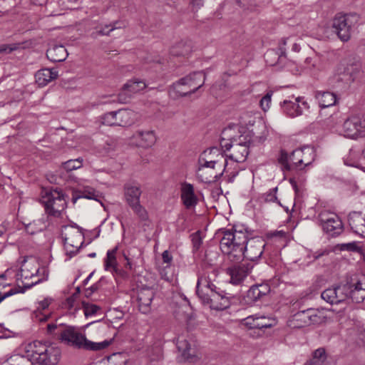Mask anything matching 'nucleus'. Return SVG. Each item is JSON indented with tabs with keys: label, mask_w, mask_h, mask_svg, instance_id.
Wrapping results in <instances>:
<instances>
[{
	"label": "nucleus",
	"mask_w": 365,
	"mask_h": 365,
	"mask_svg": "<svg viewBox=\"0 0 365 365\" xmlns=\"http://www.w3.org/2000/svg\"><path fill=\"white\" fill-rule=\"evenodd\" d=\"M48 332L56 336L62 343L76 349H83L85 350L99 351L107 348L110 345L114 339L116 333L113 338L106 339L101 342H93L88 340L85 336L76 330L72 327H63L50 324L47 327Z\"/></svg>",
	"instance_id": "1"
},
{
	"label": "nucleus",
	"mask_w": 365,
	"mask_h": 365,
	"mask_svg": "<svg viewBox=\"0 0 365 365\" xmlns=\"http://www.w3.org/2000/svg\"><path fill=\"white\" fill-rule=\"evenodd\" d=\"M220 248L227 259L234 262H241L244 245L247 242L249 231L244 225H235L231 229H220Z\"/></svg>",
	"instance_id": "2"
},
{
	"label": "nucleus",
	"mask_w": 365,
	"mask_h": 365,
	"mask_svg": "<svg viewBox=\"0 0 365 365\" xmlns=\"http://www.w3.org/2000/svg\"><path fill=\"white\" fill-rule=\"evenodd\" d=\"M196 293L202 302L208 304L212 309L224 310L230 305L233 295L222 290L214 284L209 277L200 276L196 285Z\"/></svg>",
	"instance_id": "3"
},
{
	"label": "nucleus",
	"mask_w": 365,
	"mask_h": 365,
	"mask_svg": "<svg viewBox=\"0 0 365 365\" xmlns=\"http://www.w3.org/2000/svg\"><path fill=\"white\" fill-rule=\"evenodd\" d=\"M205 80L202 71L193 72L173 83L172 87L178 97H186L201 88Z\"/></svg>",
	"instance_id": "4"
},
{
	"label": "nucleus",
	"mask_w": 365,
	"mask_h": 365,
	"mask_svg": "<svg viewBox=\"0 0 365 365\" xmlns=\"http://www.w3.org/2000/svg\"><path fill=\"white\" fill-rule=\"evenodd\" d=\"M45 212L51 217H59L66 208V195L61 190L51 189L46 191L41 199Z\"/></svg>",
	"instance_id": "5"
},
{
	"label": "nucleus",
	"mask_w": 365,
	"mask_h": 365,
	"mask_svg": "<svg viewBox=\"0 0 365 365\" xmlns=\"http://www.w3.org/2000/svg\"><path fill=\"white\" fill-rule=\"evenodd\" d=\"M359 16L355 14H337L332 20L331 27L341 41H348L353 27L357 24Z\"/></svg>",
	"instance_id": "6"
},
{
	"label": "nucleus",
	"mask_w": 365,
	"mask_h": 365,
	"mask_svg": "<svg viewBox=\"0 0 365 365\" xmlns=\"http://www.w3.org/2000/svg\"><path fill=\"white\" fill-rule=\"evenodd\" d=\"M250 140H246L245 136H240L239 140L231 139L230 142L223 140L221 141V146L225 151H230L226 157L235 163H243L246 160L249 154Z\"/></svg>",
	"instance_id": "7"
},
{
	"label": "nucleus",
	"mask_w": 365,
	"mask_h": 365,
	"mask_svg": "<svg viewBox=\"0 0 365 365\" xmlns=\"http://www.w3.org/2000/svg\"><path fill=\"white\" fill-rule=\"evenodd\" d=\"M341 133L344 137L354 140L365 137V116L359 114L349 116L342 125Z\"/></svg>",
	"instance_id": "8"
},
{
	"label": "nucleus",
	"mask_w": 365,
	"mask_h": 365,
	"mask_svg": "<svg viewBox=\"0 0 365 365\" xmlns=\"http://www.w3.org/2000/svg\"><path fill=\"white\" fill-rule=\"evenodd\" d=\"M318 219L323 231L329 236L336 237L342 233L344 225L337 215L323 211L319 214Z\"/></svg>",
	"instance_id": "9"
},
{
	"label": "nucleus",
	"mask_w": 365,
	"mask_h": 365,
	"mask_svg": "<svg viewBox=\"0 0 365 365\" xmlns=\"http://www.w3.org/2000/svg\"><path fill=\"white\" fill-rule=\"evenodd\" d=\"M359 72V67L354 64L339 67L333 77L334 86L339 89H347L357 78Z\"/></svg>",
	"instance_id": "10"
},
{
	"label": "nucleus",
	"mask_w": 365,
	"mask_h": 365,
	"mask_svg": "<svg viewBox=\"0 0 365 365\" xmlns=\"http://www.w3.org/2000/svg\"><path fill=\"white\" fill-rule=\"evenodd\" d=\"M299 149L294 150L290 154L282 149L277 156V162L283 172L303 170L302 155Z\"/></svg>",
	"instance_id": "11"
},
{
	"label": "nucleus",
	"mask_w": 365,
	"mask_h": 365,
	"mask_svg": "<svg viewBox=\"0 0 365 365\" xmlns=\"http://www.w3.org/2000/svg\"><path fill=\"white\" fill-rule=\"evenodd\" d=\"M265 243L259 237H250L248 235L247 242L242 249L243 255L241 262L243 259L249 261H255L259 259L263 254Z\"/></svg>",
	"instance_id": "12"
},
{
	"label": "nucleus",
	"mask_w": 365,
	"mask_h": 365,
	"mask_svg": "<svg viewBox=\"0 0 365 365\" xmlns=\"http://www.w3.org/2000/svg\"><path fill=\"white\" fill-rule=\"evenodd\" d=\"M288 43L292 44V50L293 51L299 52L300 51V46L297 43L292 42V38H282L279 43L277 50L271 49L267 51L264 54L266 61L269 62V58H273L274 61L269 63L271 66H274L275 64H281L283 60L286 58V46Z\"/></svg>",
	"instance_id": "13"
},
{
	"label": "nucleus",
	"mask_w": 365,
	"mask_h": 365,
	"mask_svg": "<svg viewBox=\"0 0 365 365\" xmlns=\"http://www.w3.org/2000/svg\"><path fill=\"white\" fill-rule=\"evenodd\" d=\"M281 106L283 112L292 118L301 115L304 110H308L309 108V103L304 100V98L300 96L284 100Z\"/></svg>",
	"instance_id": "14"
},
{
	"label": "nucleus",
	"mask_w": 365,
	"mask_h": 365,
	"mask_svg": "<svg viewBox=\"0 0 365 365\" xmlns=\"http://www.w3.org/2000/svg\"><path fill=\"white\" fill-rule=\"evenodd\" d=\"M176 346L180 355L178 356L179 362H195L198 360L199 356L195 348L186 339H181L178 336L176 339Z\"/></svg>",
	"instance_id": "15"
},
{
	"label": "nucleus",
	"mask_w": 365,
	"mask_h": 365,
	"mask_svg": "<svg viewBox=\"0 0 365 365\" xmlns=\"http://www.w3.org/2000/svg\"><path fill=\"white\" fill-rule=\"evenodd\" d=\"M136 293L139 310L142 313L145 314L150 310V306L155 295L154 289L151 287L143 286L138 287Z\"/></svg>",
	"instance_id": "16"
},
{
	"label": "nucleus",
	"mask_w": 365,
	"mask_h": 365,
	"mask_svg": "<svg viewBox=\"0 0 365 365\" xmlns=\"http://www.w3.org/2000/svg\"><path fill=\"white\" fill-rule=\"evenodd\" d=\"M137 146L148 148H151L156 142L157 138L154 130H137L132 136Z\"/></svg>",
	"instance_id": "17"
},
{
	"label": "nucleus",
	"mask_w": 365,
	"mask_h": 365,
	"mask_svg": "<svg viewBox=\"0 0 365 365\" xmlns=\"http://www.w3.org/2000/svg\"><path fill=\"white\" fill-rule=\"evenodd\" d=\"M268 284H260L252 286L247 292L245 300L247 304H252L262 299L270 292Z\"/></svg>",
	"instance_id": "18"
},
{
	"label": "nucleus",
	"mask_w": 365,
	"mask_h": 365,
	"mask_svg": "<svg viewBox=\"0 0 365 365\" xmlns=\"http://www.w3.org/2000/svg\"><path fill=\"white\" fill-rule=\"evenodd\" d=\"M349 225L356 235L365 236V215L362 212L352 211L348 215Z\"/></svg>",
	"instance_id": "19"
},
{
	"label": "nucleus",
	"mask_w": 365,
	"mask_h": 365,
	"mask_svg": "<svg viewBox=\"0 0 365 365\" xmlns=\"http://www.w3.org/2000/svg\"><path fill=\"white\" fill-rule=\"evenodd\" d=\"M180 198L183 205L187 209L196 206L198 199L195 194L194 187L192 184L185 182L182 184L180 188Z\"/></svg>",
	"instance_id": "20"
},
{
	"label": "nucleus",
	"mask_w": 365,
	"mask_h": 365,
	"mask_svg": "<svg viewBox=\"0 0 365 365\" xmlns=\"http://www.w3.org/2000/svg\"><path fill=\"white\" fill-rule=\"evenodd\" d=\"M61 357V350L58 347L49 346L46 347V354H41L36 359V363L40 365H56Z\"/></svg>",
	"instance_id": "21"
},
{
	"label": "nucleus",
	"mask_w": 365,
	"mask_h": 365,
	"mask_svg": "<svg viewBox=\"0 0 365 365\" xmlns=\"http://www.w3.org/2000/svg\"><path fill=\"white\" fill-rule=\"evenodd\" d=\"M142 190L137 183H127L124 186V195L126 202L129 206L140 203V197Z\"/></svg>",
	"instance_id": "22"
},
{
	"label": "nucleus",
	"mask_w": 365,
	"mask_h": 365,
	"mask_svg": "<svg viewBox=\"0 0 365 365\" xmlns=\"http://www.w3.org/2000/svg\"><path fill=\"white\" fill-rule=\"evenodd\" d=\"M224 167V163L220 162V160H207L205 158L200 156L198 159V168L196 172V175H200L204 180H207V178L205 170H215L217 168H221Z\"/></svg>",
	"instance_id": "23"
},
{
	"label": "nucleus",
	"mask_w": 365,
	"mask_h": 365,
	"mask_svg": "<svg viewBox=\"0 0 365 365\" xmlns=\"http://www.w3.org/2000/svg\"><path fill=\"white\" fill-rule=\"evenodd\" d=\"M346 288V286L328 288L322 293L321 297L324 301L329 304H338L345 299V297L340 295L339 292L342 294V292H344Z\"/></svg>",
	"instance_id": "24"
},
{
	"label": "nucleus",
	"mask_w": 365,
	"mask_h": 365,
	"mask_svg": "<svg viewBox=\"0 0 365 365\" xmlns=\"http://www.w3.org/2000/svg\"><path fill=\"white\" fill-rule=\"evenodd\" d=\"M68 53L63 45L52 44L46 51L48 59L52 62H62L65 61Z\"/></svg>",
	"instance_id": "25"
},
{
	"label": "nucleus",
	"mask_w": 365,
	"mask_h": 365,
	"mask_svg": "<svg viewBox=\"0 0 365 365\" xmlns=\"http://www.w3.org/2000/svg\"><path fill=\"white\" fill-rule=\"evenodd\" d=\"M101 197V193L96 191L93 187L90 186H84L82 188H79L73 192L72 201L76 203V201L80 198H86L88 200H94L99 201Z\"/></svg>",
	"instance_id": "26"
},
{
	"label": "nucleus",
	"mask_w": 365,
	"mask_h": 365,
	"mask_svg": "<svg viewBox=\"0 0 365 365\" xmlns=\"http://www.w3.org/2000/svg\"><path fill=\"white\" fill-rule=\"evenodd\" d=\"M58 72L53 69L43 68L35 74L36 83L41 87L46 86L51 81L57 78Z\"/></svg>",
	"instance_id": "27"
},
{
	"label": "nucleus",
	"mask_w": 365,
	"mask_h": 365,
	"mask_svg": "<svg viewBox=\"0 0 365 365\" xmlns=\"http://www.w3.org/2000/svg\"><path fill=\"white\" fill-rule=\"evenodd\" d=\"M117 126H129L134 123L135 113L130 109H119L116 111Z\"/></svg>",
	"instance_id": "28"
},
{
	"label": "nucleus",
	"mask_w": 365,
	"mask_h": 365,
	"mask_svg": "<svg viewBox=\"0 0 365 365\" xmlns=\"http://www.w3.org/2000/svg\"><path fill=\"white\" fill-rule=\"evenodd\" d=\"M315 98L318 101L320 108H325L332 106L336 103V96L334 93L329 91H317Z\"/></svg>",
	"instance_id": "29"
},
{
	"label": "nucleus",
	"mask_w": 365,
	"mask_h": 365,
	"mask_svg": "<svg viewBox=\"0 0 365 365\" xmlns=\"http://www.w3.org/2000/svg\"><path fill=\"white\" fill-rule=\"evenodd\" d=\"M227 273L230 276V282L233 284H240L247 276L245 267L233 266L227 269Z\"/></svg>",
	"instance_id": "30"
},
{
	"label": "nucleus",
	"mask_w": 365,
	"mask_h": 365,
	"mask_svg": "<svg viewBox=\"0 0 365 365\" xmlns=\"http://www.w3.org/2000/svg\"><path fill=\"white\" fill-rule=\"evenodd\" d=\"M118 249V247L115 246L113 249L107 251L106 257L104 259V267L106 270H110L112 272H121L120 269L118 267L116 259Z\"/></svg>",
	"instance_id": "31"
},
{
	"label": "nucleus",
	"mask_w": 365,
	"mask_h": 365,
	"mask_svg": "<svg viewBox=\"0 0 365 365\" xmlns=\"http://www.w3.org/2000/svg\"><path fill=\"white\" fill-rule=\"evenodd\" d=\"M312 357L304 365H327V354L323 347L318 348L312 353Z\"/></svg>",
	"instance_id": "32"
},
{
	"label": "nucleus",
	"mask_w": 365,
	"mask_h": 365,
	"mask_svg": "<svg viewBox=\"0 0 365 365\" xmlns=\"http://www.w3.org/2000/svg\"><path fill=\"white\" fill-rule=\"evenodd\" d=\"M221 160H224V168L222 172L216 173L215 170H205V173H206V175L207 179L204 180L200 175H197V179L204 183L210 184L212 182H217L224 174L225 172H226V168H227V160L224 159L223 155L220 156Z\"/></svg>",
	"instance_id": "33"
},
{
	"label": "nucleus",
	"mask_w": 365,
	"mask_h": 365,
	"mask_svg": "<svg viewBox=\"0 0 365 365\" xmlns=\"http://www.w3.org/2000/svg\"><path fill=\"white\" fill-rule=\"evenodd\" d=\"M302 155V164L303 169L306 167L312 164L316 158V150L314 147L312 146H304L302 148H299Z\"/></svg>",
	"instance_id": "34"
},
{
	"label": "nucleus",
	"mask_w": 365,
	"mask_h": 365,
	"mask_svg": "<svg viewBox=\"0 0 365 365\" xmlns=\"http://www.w3.org/2000/svg\"><path fill=\"white\" fill-rule=\"evenodd\" d=\"M296 316L299 317L300 319H327L324 310L316 309H308L299 312L296 314Z\"/></svg>",
	"instance_id": "35"
},
{
	"label": "nucleus",
	"mask_w": 365,
	"mask_h": 365,
	"mask_svg": "<svg viewBox=\"0 0 365 365\" xmlns=\"http://www.w3.org/2000/svg\"><path fill=\"white\" fill-rule=\"evenodd\" d=\"M245 326L246 328H247L249 333L248 334L250 336L252 337H259L261 336L264 333V329L266 328H269L272 327L273 325L272 324H255V321H252V322H246L245 324Z\"/></svg>",
	"instance_id": "36"
},
{
	"label": "nucleus",
	"mask_w": 365,
	"mask_h": 365,
	"mask_svg": "<svg viewBox=\"0 0 365 365\" xmlns=\"http://www.w3.org/2000/svg\"><path fill=\"white\" fill-rule=\"evenodd\" d=\"M49 302L47 299H44L39 303L36 310L34 312L35 317L37 319H48L51 312L48 310Z\"/></svg>",
	"instance_id": "37"
},
{
	"label": "nucleus",
	"mask_w": 365,
	"mask_h": 365,
	"mask_svg": "<svg viewBox=\"0 0 365 365\" xmlns=\"http://www.w3.org/2000/svg\"><path fill=\"white\" fill-rule=\"evenodd\" d=\"M63 242H64V249L66 250V254L67 256H68V258L71 259L73 257L76 256L81 246L83 245V241H81L80 242V245H72L69 241V237H67L66 236L63 237Z\"/></svg>",
	"instance_id": "38"
},
{
	"label": "nucleus",
	"mask_w": 365,
	"mask_h": 365,
	"mask_svg": "<svg viewBox=\"0 0 365 365\" xmlns=\"http://www.w3.org/2000/svg\"><path fill=\"white\" fill-rule=\"evenodd\" d=\"M146 87L145 83L140 80H130L124 84V88L132 95L143 90Z\"/></svg>",
	"instance_id": "39"
},
{
	"label": "nucleus",
	"mask_w": 365,
	"mask_h": 365,
	"mask_svg": "<svg viewBox=\"0 0 365 365\" xmlns=\"http://www.w3.org/2000/svg\"><path fill=\"white\" fill-rule=\"evenodd\" d=\"M346 287L344 291H349V294H346L344 296L350 297L353 302L356 303L362 302L365 299V290H352V286L351 284L345 285Z\"/></svg>",
	"instance_id": "40"
},
{
	"label": "nucleus",
	"mask_w": 365,
	"mask_h": 365,
	"mask_svg": "<svg viewBox=\"0 0 365 365\" xmlns=\"http://www.w3.org/2000/svg\"><path fill=\"white\" fill-rule=\"evenodd\" d=\"M46 347H48L45 344H42L39 341H35L33 342V344H30V348L31 349V357L36 362V359L41 354H46Z\"/></svg>",
	"instance_id": "41"
},
{
	"label": "nucleus",
	"mask_w": 365,
	"mask_h": 365,
	"mask_svg": "<svg viewBox=\"0 0 365 365\" xmlns=\"http://www.w3.org/2000/svg\"><path fill=\"white\" fill-rule=\"evenodd\" d=\"M128 359L125 354L123 353H114L108 357L107 365H125Z\"/></svg>",
	"instance_id": "42"
},
{
	"label": "nucleus",
	"mask_w": 365,
	"mask_h": 365,
	"mask_svg": "<svg viewBox=\"0 0 365 365\" xmlns=\"http://www.w3.org/2000/svg\"><path fill=\"white\" fill-rule=\"evenodd\" d=\"M190 51V48L183 42H179L172 47L170 53L173 56H181L188 54Z\"/></svg>",
	"instance_id": "43"
},
{
	"label": "nucleus",
	"mask_w": 365,
	"mask_h": 365,
	"mask_svg": "<svg viewBox=\"0 0 365 365\" xmlns=\"http://www.w3.org/2000/svg\"><path fill=\"white\" fill-rule=\"evenodd\" d=\"M277 191V187L269 189L267 192L263 193L259 197V200L261 202H271L277 200L276 192Z\"/></svg>",
	"instance_id": "44"
},
{
	"label": "nucleus",
	"mask_w": 365,
	"mask_h": 365,
	"mask_svg": "<svg viewBox=\"0 0 365 365\" xmlns=\"http://www.w3.org/2000/svg\"><path fill=\"white\" fill-rule=\"evenodd\" d=\"M82 162H83V160L80 158H77V159H74V160H67L66 162H64L62 164V167L66 171L70 172V171L77 170V169L81 168L83 165Z\"/></svg>",
	"instance_id": "45"
},
{
	"label": "nucleus",
	"mask_w": 365,
	"mask_h": 365,
	"mask_svg": "<svg viewBox=\"0 0 365 365\" xmlns=\"http://www.w3.org/2000/svg\"><path fill=\"white\" fill-rule=\"evenodd\" d=\"M10 365H32L31 360L24 356L14 355L9 359Z\"/></svg>",
	"instance_id": "46"
},
{
	"label": "nucleus",
	"mask_w": 365,
	"mask_h": 365,
	"mask_svg": "<svg viewBox=\"0 0 365 365\" xmlns=\"http://www.w3.org/2000/svg\"><path fill=\"white\" fill-rule=\"evenodd\" d=\"M130 207L141 221H146L148 220V212L145 208L140 205V203H138Z\"/></svg>",
	"instance_id": "47"
},
{
	"label": "nucleus",
	"mask_w": 365,
	"mask_h": 365,
	"mask_svg": "<svg viewBox=\"0 0 365 365\" xmlns=\"http://www.w3.org/2000/svg\"><path fill=\"white\" fill-rule=\"evenodd\" d=\"M102 123L109 126L117 125L116 111H111L104 114L102 117Z\"/></svg>",
	"instance_id": "48"
},
{
	"label": "nucleus",
	"mask_w": 365,
	"mask_h": 365,
	"mask_svg": "<svg viewBox=\"0 0 365 365\" xmlns=\"http://www.w3.org/2000/svg\"><path fill=\"white\" fill-rule=\"evenodd\" d=\"M192 244V252H196L199 250L202 243V240L200 236V232L197 231L190 235Z\"/></svg>",
	"instance_id": "49"
},
{
	"label": "nucleus",
	"mask_w": 365,
	"mask_h": 365,
	"mask_svg": "<svg viewBox=\"0 0 365 365\" xmlns=\"http://www.w3.org/2000/svg\"><path fill=\"white\" fill-rule=\"evenodd\" d=\"M22 43H13L11 44L0 45V53H11L22 47Z\"/></svg>",
	"instance_id": "50"
},
{
	"label": "nucleus",
	"mask_w": 365,
	"mask_h": 365,
	"mask_svg": "<svg viewBox=\"0 0 365 365\" xmlns=\"http://www.w3.org/2000/svg\"><path fill=\"white\" fill-rule=\"evenodd\" d=\"M132 96L133 95L128 90H125L123 86L117 96V101L120 103H127L130 101Z\"/></svg>",
	"instance_id": "51"
},
{
	"label": "nucleus",
	"mask_w": 365,
	"mask_h": 365,
	"mask_svg": "<svg viewBox=\"0 0 365 365\" xmlns=\"http://www.w3.org/2000/svg\"><path fill=\"white\" fill-rule=\"evenodd\" d=\"M340 250H343V251L347 250V251L355 252H361V248L359 246H358V244L356 242L341 244L340 245Z\"/></svg>",
	"instance_id": "52"
},
{
	"label": "nucleus",
	"mask_w": 365,
	"mask_h": 365,
	"mask_svg": "<svg viewBox=\"0 0 365 365\" xmlns=\"http://www.w3.org/2000/svg\"><path fill=\"white\" fill-rule=\"evenodd\" d=\"M103 278H101L97 282L91 285L90 287L86 288L84 289V295L86 297H90L93 293L98 291L100 287H101V282Z\"/></svg>",
	"instance_id": "53"
},
{
	"label": "nucleus",
	"mask_w": 365,
	"mask_h": 365,
	"mask_svg": "<svg viewBox=\"0 0 365 365\" xmlns=\"http://www.w3.org/2000/svg\"><path fill=\"white\" fill-rule=\"evenodd\" d=\"M110 33L109 28H106L104 25L101 27H96V30L91 34V36L93 38H96L99 36H109Z\"/></svg>",
	"instance_id": "54"
},
{
	"label": "nucleus",
	"mask_w": 365,
	"mask_h": 365,
	"mask_svg": "<svg viewBox=\"0 0 365 365\" xmlns=\"http://www.w3.org/2000/svg\"><path fill=\"white\" fill-rule=\"evenodd\" d=\"M100 307L93 304H88L84 306L83 312L86 317H92L95 314Z\"/></svg>",
	"instance_id": "55"
},
{
	"label": "nucleus",
	"mask_w": 365,
	"mask_h": 365,
	"mask_svg": "<svg viewBox=\"0 0 365 365\" xmlns=\"http://www.w3.org/2000/svg\"><path fill=\"white\" fill-rule=\"evenodd\" d=\"M271 98L272 93H267L264 97L260 100V106L263 110L266 111L269 108V104L271 103Z\"/></svg>",
	"instance_id": "56"
},
{
	"label": "nucleus",
	"mask_w": 365,
	"mask_h": 365,
	"mask_svg": "<svg viewBox=\"0 0 365 365\" xmlns=\"http://www.w3.org/2000/svg\"><path fill=\"white\" fill-rule=\"evenodd\" d=\"M238 5L244 9L252 10L255 4L254 0H237Z\"/></svg>",
	"instance_id": "57"
},
{
	"label": "nucleus",
	"mask_w": 365,
	"mask_h": 365,
	"mask_svg": "<svg viewBox=\"0 0 365 365\" xmlns=\"http://www.w3.org/2000/svg\"><path fill=\"white\" fill-rule=\"evenodd\" d=\"M40 274V270L39 269H36L35 273H31V274H29V271L26 270L24 268L21 269V277H24L25 279H28L29 277H32L35 275Z\"/></svg>",
	"instance_id": "58"
},
{
	"label": "nucleus",
	"mask_w": 365,
	"mask_h": 365,
	"mask_svg": "<svg viewBox=\"0 0 365 365\" xmlns=\"http://www.w3.org/2000/svg\"><path fill=\"white\" fill-rule=\"evenodd\" d=\"M24 290H22V291H19V290H16L15 289H10L9 292L3 294H0V303L4 300L7 297H9L16 293H19V292H23Z\"/></svg>",
	"instance_id": "59"
},
{
	"label": "nucleus",
	"mask_w": 365,
	"mask_h": 365,
	"mask_svg": "<svg viewBox=\"0 0 365 365\" xmlns=\"http://www.w3.org/2000/svg\"><path fill=\"white\" fill-rule=\"evenodd\" d=\"M106 28H109V31H113L115 29H119L122 28V26L120 25V22L118 21H115L112 23L105 24Z\"/></svg>",
	"instance_id": "60"
},
{
	"label": "nucleus",
	"mask_w": 365,
	"mask_h": 365,
	"mask_svg": "<svg viewBox=\"0 0 365 365\" xmlns=\"http://www.w3.org/2000/svg\"><path fill=\"white\" fill-rule=\"evenodd\" d=\"M162 259L164 263L170 264L173 261V256L168 250H165L162 254Z\"/></svg>",
	"instance_id": "61"
},
{
	"label": "nucleus",
	"mask_w": 365,
	"mask_h": 365,
	"mask_svg": "<svg viewBox=\"0 0 365 365\" xmlns=\"http://www.w3.org/2000/svg\"><path fill=\"white\" fill-rule=\"evenodd\" d=\"M35 224L34 223H29L26 225L25 230L27 233L29 235H34L38 232V230L35 229L34 227Z\"/></svg>",
	"instance_id": "62"
},
{
	"label": "nucleus",
	"mask_w": 365,
	"mask_h": 365,
	"mask_svg": "<svg viewBox=\"0 0 365 365\" xmlns=\"http://www.w3.org/2000/svg\"><path fill=\"white\" fill-rule=\"evenodd\" d=\"M238 175V171H232L230 174L226 175L225 176V178L226 179V181L229 183L233 182L235 180V178Z\"/></svg>",
	"instance_id": "63"
},
{
	"label": "nucleus",
	"mask_w": 365,
	"mask_h": 365,
	"mask_svg": "<svg viewBox=\"0 0 365 365\" xmlns=\"http://www.w3.org/2000/svg\"><path fill=\"white\" fill-rule=\"evenodd\" d=\"M267 236L268 238H273V237H282L284 236V232L283 231H274V232H270L267 234Z\"/></svg>",
	"instance_id": "64"
}]
</instances>
